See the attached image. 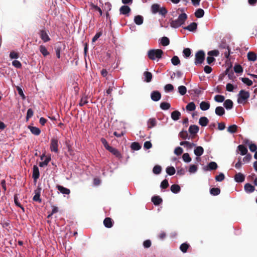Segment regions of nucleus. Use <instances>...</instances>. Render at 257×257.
Returning a JSON list of instances; mask_svg holds the SVG:
<instances>
[{"label":"nucleus","mask_w":257,"mask_h":257,"mask_svg":"<svg viewBox=\"0 0 257 257\" xmlns=\"http://www.w3.org/2000/svg\"><path fill=\"white\" fill-rule=\"evenodd\" d=\"M187 19V14L184 13H182L179 15L177 19L171 21V22H170V26L173 28H178L182 25L185 24V22Z\"/></svg>","instance_id":"obj_1"},{"label":"nucleus","mask_w":257,"mask_h":257,"mask_svg":"<svg viewBox=\"0 0 257 257\" xmlns=\"http://www.w3.org/2000/svg\"><path fill=\"white\" fill-rule=\"evenodd\" d=\"M163 54L164 52L161 49H151L148 52V57L152 60H155L156 59L159 60L162 57Z\"/></svg>","instance_id":"obj_2"},{"label":"nucleus","mask_w":257,"mask_h":257,"mask_svg":"<svg viewBox=\"0 0 257 257\" xmlns=\"http://www.w3.org/2000/svg\"><path fill=\"white\" fill-rule=\"evenodd\" d=\"M59 139L57 137H53L50 140V150L52 152L58 153L59 150Z\"/></svg>","instance_id":"obj_3"},{"label":"nucleus","mask_w":257,"mask_h":257,"mask_svg":"<svg viewBox=\"0 0 257 257\" xmlns=\"http://www.w3.org/2000/svg\"><path fill=\"white\" fill-rule=\"evenodd\" d=\"M39 37L42 41L44 43L48 42L50 41V38L49 36V31L48 30H46L45 28L40 30L38 33Z\"/></svg>","instance_id":"obj_4"},{"label":"nucleus","mask_w":257,"mask_h":257,"mask_svg":"<svg viewBox=\"0 0 257 257\" xmlns=\"http://www.w3.org/2000/svg\"><path fill=\"white\" fill-rule=\"evenodd\" d=\"M220 49H224V51H223L224 57L228 59L230 55V49L227 43L224 41L222 40L219 45Z\"/></svg>","instance_id":"obj_5"},{"label":"nucleus","mask_w":257,"mask_h":257,"mask_svg":"<svg viewBox=\"0 0 257 257\" xmlns=\"http://www.w3.org/2000/svg\"><path fill=\"white\" fill-rule=\"evenodd\" d=\"M205 54L203 50H199L195 54V64L197 65L202 64L205 59Z\"/></svg>","instance_id":"obj_6"},{"label":"nucleus","mask_w":257,"mask_h":257,"mask_svg":"<svg viewBox=\"0 0 257 257\" xmlns=\"http://www.w3.org/2000/svg\"><path fill=\"white\" fill-rule=\"evenodd\" d=\"M237 96V102L241 103L243 101L246 100L249 97L250 94L248 91L241 90Z\"/></svg>","instance_id":"obj_7"},{"label":"nucleus","mask_w":257,"mask_h":257,"mask_svg":"<svg viewBox=\"0 0 257 257\" xmlns=\"http://www.w3.org/2000/svg\"><path fill=\"white\" fill-rule=\"evenodd\" d=\"M218 167L217 163L215 162H211L203 168L205 171L216 170Z\"/></svg>","instance_id":"obj_8"},{"label":"nucleus","mask_w":257,"mask_h":257,"mask_svg":"<svg viewBox=\"0 0 257 257\" xmlns=\"http://www.w3.org/2000/svg\"><path fill=\"white\" fill-rule=\"evenodd\" d=\"M151 98L154 101H158L161 98V94L159 91H153L151 93Z\"/></svg>","instance_id":"obj_9"},{"label":"nucleus","mask_w":257,"mask_h":257,"mask_svg":"<svg viewBox=\"0 0 257 257\" xmlns=\"http://www.w3.org/2000/svg\"><path fill=\"white\" fill-rule=\"evenodd\" d=\"M40 177V172L38 167L37 165H34L33 167V174L32 178L35 182H36L37 179Z\"/></svg>","instance_id":"obj_10"},{"label":"nucleus","mask_w":257,"mask_h":257,"mask_svg":"<svg viewBox=\"0 0 257 257\" xmlns=\"http://www.w3.org/2000/svg\"><path fill=\"white\" fill-rule=\"evenodd\" d=\"M131 10V8L126 5L122 6L119 9L120 14L128 16Z\"/></svg>","instance_id":"obj_11"},{"label":"nucleus","mask_w":257,"mask_h":257,"mask_svg":"<svg viewBox=\"0 0 257 257\" xmlns=\"http://www.w3.org/2000/svg\"><path fill=\"white\" fill-rule=\"evenodd\" d=\"M244 190L246 193L250 194L255 190V187L250 183H246L244 186Z\"/></svg>","instance_id":"obj_12"},{"label":"nucleus","mask_w":257,"mask_h":257,"mask_svg":"<svg viewBox=\"0 0 257 257\" xmlns=\"http://www.w3.org/2000/svg\"><path fill=\"white\" fill-rule=\"evenodd\" d=\"M199 127L197 125H191L188 129L189 133L192 135H195L199 132Z\"/></svg>","instance_id":"obj_13"},{"label":"nucleus","mask_w":257,"mask_h":257,"mask_svg":"<svg viewBox=\"0 0 257 257\" xmlns=\"http://www.w3.org/2000/svg\"><path fill=\"white\" fill-rule=\"evenodd\" d=\"M197 28V23L195 22H192L190 25L186 27H183V29L188 30L190 32H194Z\"/></svg>","instance_id":"obj_14"},{"label":"nucleus","mask_w":257,"mask_h":257,"mask_svg":"<svg viewBox=\"0 0 257 257\" xmlns=\"http://www.w3.org/2000/svg\"><path fill=\"white\" fill-rule=\"evenodd\" d=\"M40 193H41V189L38 188V189L35 190V195L33 196V200L35 201L38 202L39 203H41L42 202V199L40 197Z\"/></svg>","instance_id":"obj_15"},{"label":"nucleus","mask_w":257,"mask_h":257,"mask_svg":"<svg viewBox=\"0 0 257 257\" xmlns=\"http://www.w3.org/2000/svg\"><path fill=\"white\" fill-rule=\"evenodd\" d=\"M107 150L111 153H112L116 158L118 159L121 158V155L117 149L113 148L112 147H110Z\"/></svg>","instance_id":"obj_16"},{"label":"nucleus","mask_w":257,"mask_h":257,"mask_svg":"<svg viewBox=\"0 0 257 257\" xmlns=\"http://www.w3.org/2000/svg\"><path fill=\"white\" fill-rule=\"evenodd\" d=\"M245 180V176L241 173H238L234 176V181L237 183H242Z\"/></svg>","instance_id":"obj_17"},{"label":"nucleus","mask_w":257,"mask_h":257,"mask_svg":"<svg viewBox=\"0 0 257 257\" xmlns=\"http://www.w3.org/2000/svg\"><path fill=\"white\" fill-rule=\"evenodd\" d=\"M204 153V149L201 146H195L194 153L197 157H200Z\"/></svg>","instance_id":"obj_18"},{"label":"nucleus","mask_w":257,"mask_h":257,"mask_svg":"<svg viewBox=\"0 0 257 257\" xmlns=\"http://www.w3.org/2000/svg\"><path fill=\"white\" fill-rule=\"evenodd\" d=\"M151 200L155 205H159L163 202L162 199L157 195L153 196L152 197Z\"/></svg>","instance_id":"obj_19"},{"label":"nucleus","mask_w":257,"mask_h":257,"mask_svg":"<svg viewBox=\"0 0 257 257\" xmlns=\"http://www.w3.org/2000/svg\"><path fill=\"white\" fill-rule=\"evenodd\" d=\"M103 224L105 227L111 228L113 225V220L109 217H106L103 220Z\"/></svg>","instance_id":"obj_20"},{"label":"nucleus","mask_w":257,"mask_h":257,"mask_svg":"<svg viewBox=\"0 0 257 257\" xmlns=\"http://www.w3.org/2000/svg\"><path fill=\"white\" fill-rule=\"evenodd\" d=\"M180 145L189 149H191L193 147L196 146V144L194 143H190L188 141H182L180 143Z\"/></svg>","instance_id":"obj_21"},{"label":"nucleus","mask_w":257,"mask_h":257,"mask_svg":"<svg viewBox=\"0 0 257 257\" xmlns=\"http://www.w3.org/2000/svg\"><path fill=\"white\" fill-rule=\"evenodd\" d=\"M233 103L231 99H226L223 103V106L227 109L230 110L233 107Z\"/></svg>","instance_id":"obj_22"},{"label":"nucleus","mask_w":257,"mask_h":257,"mask_svg":"<svg viewBox=\"0 0 257 257\" xmlns=\"http://www.w3.org/2000/svg\"><path fill=\"white\" fill-rule=\"evenodd\" d=\"M210 105L208 101H202L200 104V108L203 111H206L210 108Z\"/></svg>","instance_id":"obj_23"},{"label":"nucleus","mask_w":257,"mask_h":257,"mask_svg":"<svg viewBox=\"0 0 257 257\" xmlns=\"http://www.w3.org/2000/svg\"><path fill=\"white\" fill-rule=\"evenodd\" d=\"M181 116V113L178 110H175L171 112V118L174 120H178Z\"/></svg>","instance_id":"obj_24"},{"label":"nucleus","mask_w":257,"mask_h":257,"mask_svg":"<svg viewBox=\"0 0 257 257\" xmlns=\"http://www.w3.org/2000/svg\"><path fill=\"white\" fill-rule=\"evenodd\" d=\"M134 22L137 25H141L144 22V18L141 15H137L134 17Z\"/></svg>","instance_id":"obj_25"},{"label":"nucleus","mask_w":257,"mask_h":257,"mask_svg":"<svg viewBox=\"0 0 257 257\" xmlns=\"http://www.w3.org/2000/svg\"><path fill=\"white\" fill-rule=\"evenodd\" d=\"M28 128L30 130L31 133L34 135L38 136L41 133L40 129L37 127L30 125L28 126Z\"/></svg>","instance_id":"obj_26"},{"label":"nucleus","mask_w":257,"mask_h":257,"mask_svg":"<svg viewBox=\"0 0 257 257\" xmlns=\"http://www.w3.org/2000/svg\"><path fill=\"white\" fill-rule=\"evenodd\" d=\"M247 57L248 61L254 62L256 60L257 56L254 52L249 51L247 54Z\"/></svg>","instance_id":"obj_27"},{"label":"nucleus","mask_w":257,"mask_h":257,"mask_svg":"<svg viewBox=\"0 0 257 257\" xmlns=\"http://www.w3.org/2000/svg\"><path fill=\"white\" fill-rule=\"evenodd\" d=\"M57 189L63 194L68 195L70 193V191L69 189L62 186L58 185Z\"/></svg>","instance_id":"obj_28"},{"label":"nucleus","mask_w":257,"mask_h":257,"mask_svg":"<svg viewBox=\"0 0 257 257\" xmlns=\"http://www.w3.org/2000/svg\"><path fill=\"white\" fill-rule=\"evenodd\" d=\"M225 110L222 106H217L215 110V113L218 116H222L225 114Z\"/></svg>","instance_id":"obj_29"},{"label":"nucleus","mask_w":257,"mask_h":257,"mask_svg":"<svg viewBox=\"0 0 257 257\" xmlns=\"http://www.w3.org/2000/svg\"><path fill=\"white\" fill-rule=\"evenodd\" d=\"M209 122L208 119L205 116H202L199 118V124L202 126H206Z\"/></svg>","instance_id":"obj_30"},{"label":"nucleus","mask_w":257,"mask_h":257,"mask_svg":"<svg viewBox=\"0 0 257 257\" xmlns=\"http://www.w3.org/2000/svg\"><path fill=\"white\" fill-rule=\"evenodd\" d=\"M237 150H238L240 155L242 156L245 155L248 152L247 149L242 145L238 146Z\"/></svg>","instance_id":"obj_31"},{"label":"nucleus","mask_w":257,"mask_h":257,"mask_svg":"<svg viewBox=\"0 0 257 257\" xmlns=\"http://www.w3.org/2000/svg\"><path fill=\"white\" fill-rule=\"evenodd\" d=\"M14 200L16 206L20 207L23 210V212H25L24 207L21 204V203L19 202L18 194H16L14 195Z\"/></svg>","instance_id":"obj_32"},{"label":"nucleus","mask_w":257,"mask_h":257,"mask_svg":"<svg viewBox=\"0 0 257 257\" xmlns=\"http://www.w3.org/2000/svg\"><path fill=\"white\" fill-rule=\"evenodd\" d=\"M170 190L172 193L174 194H177L180 192L181 188L179 185L173 184L171 185Z\"/></svg>","instance_id":"obj_33"},{"label":"nucleus","mask_w":257,"mask_h":257,"mask_svg":"<svg viewBox=\"0 0 257 257\" xmlns=\"http://www.w3.org/2000/svg\"><path fill=\"white\" fill-rule=\"evenodd\" d=\"M157 124V121L155 118H149L148 120V127L152 128L155 127Z\"/></svg>","instance_id":"obj_34"},{"label":"nucleus","mask_w":257,"mask_h":257,"mask_svg":"<svg viewBox=\"0 0 257 257\" xmlns=\"http://www.w3.org/2000/svg\"><path fill=\"white\" fill-rule=\"evenodd\" d=\"M39 50L41 53L44 56L46 57L49 55V52L46 48V47L43 45H41L39 47Z\"/></svg>","instance_id":"obj_35"},{"label":"nucleus","mask_w":257,"mask_h":257,"mask_svg":"<svg viewBox=\"0 0 257 257\" xmlns=\"http://www.w3.org/2000/svg\"><path fill=\"white\" fill-rule=\"evenodd\" d=\"M144 76L145 77L144 81L146 82H150L152 79V74L151 72L148 71H145L144 73Z\"/></svg>","instance_id":"obj_36"},{"label":"nucleus","mask_w":257,"mask_h":257,"mask_svg":"<svg viewBox=\"0 0 257 257\" xmlns=\"http://www.w3.org/2000/svg\"><path fill=\"white\" fill-rule=\"evenodd\" d=\"M194 15L197 18H202L204 15V11L202 9H198L196 10Z\"/></svg>","instance_id":"obj_37"},{"label":"nucleus","mask_w":257,"mask_h":257,"mask_svg":"<svg viewBox=\"0 0 257 257\" xmlns=\"http://www.w3.org/2000/svg\"><path fill=\"white\" fill-rule=\"evenodd\" d=\"M239 79L247 86H250L252 85V81L247 77H240Z\"/></svg>","instance_id":"obj_38"},{"label":"nucleus","mask_w":257,"mask_h":257,"mask_svg":"<svg viewBox=\"0 0 257 257\" xmlns=\"http://www.w3.org/2000/svg\"><path fill=\"white\" fill-rule=\"evenodd\" d=\"M166 172L169 176H172L175 174L176 170L173 166H168L166 168Z\"/></svg>","instance_id":"obj_39"},{"label":"nucleus","mask_w":257,"mask_h":257,"mask_svg":"<svg viewBox=\"0 0 257 257\" xmlns=\"http://www.w3.org/2000/svg\"><path fill=\"white\" fill-rule=\"evenodd\" d=\"M160 5L158 4H154L151 6V12L153 14H156L158 13L160 9Z\"/></svg>","instance_id":"obj_40"},{"label":"nucleus","mask_w":257,"mask_h":257,"mask_svg":"<svg viewBox=\"0 0 257 257\" xmlns=\"http://www.w3.org/2000/svg\"><path fill=\"white\" fill-rule=\"evenodd\" d=\"M51 158L50 156L46 157V158H45V159L44 161L39 163V166L40 167H44L45 166H47L48 164H49V163L50 162V161H51Z\"/></svg>","instance_id":"obj_41"},{"label":"nucleus","mask_w":257,"mask_h":257,"mask_svg":"<svg viewBox=\"0 0 257 257\" xmlns=\"http://www.w3.org/2000/svg\"><path fill=\"white\" fill-rule=\"evenodd\" d=\"M210 193L213 196H217L220 193V189L219 188H211L210 189Z\"/></svg>","instance_id":"obj_42"},{"label":"nucleus","mask_w":257,"mask_h":257,"mask_svg":"<svg viewBox=\"0 0 257 257\" xmlns=\"http://www.w3.org/2000/svg\"><path fill=\"white\" fill-rule=\"evenodd\" d=\"M141 145L138 142H133L131 144V148L134 151H138L141 149Z\"/></svg>","instance_id":"obj_43"},{"label":"nucleus","mask_w":257,"mask_h":257,"mask_svg":"<svg viewBox=\"0 0 257 257\" xmlns=\"http://www.w3.org/2000/svg\"><path fill=\"white\" fill-rule=\"evenodd\" d=\"M196 105L194 102H189L186 106V110L189 111H194Z\"/></svg>","instance_id":"obj_44"},{"label":"nucleus","mask_w":257,"mask_h":257,"mask_svg":"<svg viewBox=\"0 0 257 257\" xmlns=\"http://www.w3.org/2000/svg\"><path fill=\"white\" fill-rule=\"evenodd\" d=\"M160 106L161 109L166 110L171 107V104L166 102H162L160 103Z\"/></svg>","instance_id":"obj_45"},{"label":"nucleus","mask_w":257,"mask_h":257,"mask_svg":"<svg viewBox=\"0 0 257 257\" xmlns=\"http://www.w3.org/2000/svg\"><path fill=\"white\" fill-rule=\"evenodd\" d=\"M182 159H183V161L186 163H190L192 160V159L190 157L189 154L187 153H184L183 154Z\"/></svg>","instance_id":"obj_46"},{"label":"nucleus","mask_w":257,"mask_h":257,"mask_svg":"<svg viewBox=\"0 0 257 257\" xmlns=\"http://www.w3.org/2000/svg\"><path fill=\"white\" fill-rule=\"evenodd\" d=\"M162 167L161 166L157 165H155L153 169V172L154 174L159 175L161 173Z\"/></svg>","instance_id":"obj_47"},{"label":"nucleus","mask_w":257,"mask_h":257,"mask_svg":"<svg viewBox=\"0 0 257 257\" xmlns=\"http://www.w3.org/2000/svg\"><path fill=\"white\" fill-rule=\"evenodd\" d=\"M237 128V125L236 124H232L228 127L227 131L231 134H234L236 132Z\"/></svg>","instance_id":"obj_48"},{"label":"nucleus","mask_w":257,"mask_h":257,"mask_svg":"<svg viewBox=\"0 0 257 257\" xmlns=\"http://www.w3.org/2000/svg\"><path fill=\"white\" fill-rule=\"evenodd\" d=\"M160 43L163 46H167L170 44V40L167 37H163L160 40Z\"/></svg>","instance_id":"obj_49"},{"label":"nucleus","mask_w":257,"mask_h":257,"mask_svg":"<svg viewBox=\"0 0 257 257\" xmlns=\"http://www.w3.org/2000/svg\"><path fill=\"white\" fill-rule=\"evenodd\" d=\"M189 247V244L186 242L182 243L180 246V250L183 252L185 253L187 252L188 248Z\"/></svg>","instance_id":"obj_50"},{"label":"nucleus","mask_w":257,"mask_h":257,"mask_svg":"<svg viewBox=\"0 0 257 257\" xmlns=\"http://www.w3.org/2000/svg\"><path fill=\"white\" fill-rule=\"evenodd\" d=\"M178 92L181 95H185L187 92V88L184 85L179 86L178 88Z\"/></svg>","instance_id":"obj_51"},{"label":"nucleus","mask_w":257,"mask_h":257,"mask_svg":"<svg viewBox=\"0 0 257 257\" xmlns=\"http://www.w3.org/2000/svg\"><path fill=\"white\" fill-rule=\"evenodd\" d=\"M191 51L190 48H186L183 51V55L185 58H188L191 55Z\"/></svg>","instance_id":"obj_52"},{"label":"nucleus","mask_w":257,"mask_h":257,"mask_svg":"<svg viewBox=\"0 0 257 257\" xmlns=\"http://www.w3.org/2000/svg\"><path fill=\"white\" fill-rule=\"evenodd\" d=\"M179 136L183 139L189 140L190 137L188 136L187 131H182L179 133Z\"/></svg>","instance_id":"obj_53"},{"label":"nucleus","mask_w":257,"mask_h":257,"mask_svg":"<svg viewBox=\"0 0 257 257\" xmlns=\"http://www.w3.org/2000/svg\"><path fill=\"white\" fill-rule=\"evenodd\" d=\"M171 63L175 66L179 65L180 63L179 57L177 56H174L171 59Z\"/></svg>","instance_id":"obj_54"},{"label":"nucleus","mask_w":257,"mask_h":257,"mask_svg":"<svg viewBox=\"0 0 257 257\" xmlns=\"http://www.w3.org/2000/svg\"><path fill=\"white\" fill-rule=\"evenodd\" d=\"M174 89V86L171 84H167L164 86V90L166 92H172Z\"/></svg>","instance_id":"obj_55"},{"label":"nucleus","mask_w":257,"mask_h":257,"mask_svg":"<svg viewBox=\"0 0 257 257\" xmlns=\"http://www.w3.org/2000/svg\"><path fill=\"white\" fill-rule=\"evenodd\" d=\"M234 71L236 73H242L243 72V68L239 64H236L234 66Z\"/></svg>","instance_id":"obj_56"},{"label":"nucleus","mask_w":257,"mask_h":257,"mask_svg":"<svg viewBox=\"0 0 257 257\" xmlns=\"http://www.w3.org/2000/svg\"><path fill=\"white\" fill-rule=\"evenodd\" d=\"M225 97L222 95H216L214 97V100L217 102H222L225 100Z\"/></svg>","instance_id":"obj_57"},{"label":"nucleus","mask_w":257,"mask_h":257,"mask_svg":"<svg viewBox=\"0 0 257 257\" xmlns=\"http://www.w3.org/2000/svg\"><path fill=\"white\" fill-rule=\"evenodd\" d=\"M168 13V10L164 7H160L158 13L162 16V17L165 18Z\"/></svg>","instance_id":"obj_58"},{"label":"nucleus","mask_w":257,"mask_h":257,"mask_svg":"<svg viewBox=\"0 0 257 257\" xmlns=\"http://www.w3.org/2000/svg\"><path fill=\"white\" fill-rule=\"evenodd\" d=\"M197 167L194 164H192L189 166L188 171L190 173H195L197 171Z\"/></svg>","instance_id":"obj_59"},{"label":"nucleus","mask_w":257,"mask_h":257,"mask_svg":"<svg viewBox=\"0 0 257 257\" xmlns=\"http://www.w3.org/2000/svg\"><path fill=\"white\" fill-rule=\"evenodd\" d=\"M169 184L168 183V181L167 179H164L163 181H162L160 184V188L162 189H166L168 186Z\"/></svg>","instance_id":"obj_60"},{"label":"nucleus","mask_w":257,"mask_h":257,"mask_svg":"<svg viewBox=\"0 0 257 257\" xmlns=\"http://www.w3.org/2000/svg\"><path fill=\"white\" fill-rule=\"evenodd\" d=\"M225 178V176L223 173H220L218 175L216 176L215 179L217 182H221Z\"/></svg>","instance_id":"obj_61"},{"label":"nucleus","mask_w":257,"mask_h":257,"mask_svg":"<svg viewBox=\"0 0 257 257\" xmlns=\"http://www.w3.org/2000/svg\"><path fill=\"white\" fill-rule=\"evenodd\" d=\"M16 88L18 91V94L20 95V96H21L23 99H25L26 97L24 93L23 89L19 86H16Z\"/></svg>","instance_id":"obj_62"},{"label":"nucleus","mask_w":257,"mask_h":257,"mask_svg":"<svg viewBox=\"0 0 257 257\" xmlns=\"http://www.w3.org/2000/svg\"><path fill=\"white\" fill-rule=\"evenodd\" d=\"M100 141H101V143L103 144L104 147L107 150L111 147L109 145L106 140L105 138H101Z\"/></svg>","instance_id":"obj_63"},{"label":"nucleus","mask_w":257,"mask_h":257,"mask_svg":"<svg viewBox=\"0 0 257 257\" xmlns=\"http://www.w3.org/2000/svg\"><path fill=\"white\" fill-rule=\"evenodd\" d=\"M183 149L180 147H177L175 148L174 150V153L177 156H180L183 153Z\"/></svg>","instance_id":"obj_64"}]
</instances>
